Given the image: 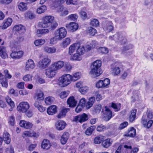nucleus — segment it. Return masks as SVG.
I'll return each mask as SVG.
<instances>
[{
  "label": "nucleus",
  "instance_id": "55",
  "mask_svg": "<svg viewBox=\"0 0 153 153\" xmlns=\"http://www.w3.org/2000/svg\"><path fill=\"white\" fill-rule=\"evenodd\" d=\"M90 25L93 26L97 27L99 25V22L97 19H93L91 20Z\"/></svg>",
  "mask_w": 153,
  "mask_h": 153
},
{
  "label": "nucleus",
  "instance_id": "14",
  "mask_svg": "<svg viewBox=\"0 0 153 153\" xmlns=\"http://www.w3.org/2000/svg\"><path fill=\"white\" fill-rule=\"evenodd\" d=\"M102 111L104 115L105 120L106 121L109 120L112 117V114L110 110L107 106L103 108Z\"/></svg>",
  "mask_w": 153,
  "mask_h": 153
},
{
  "label": "nucleus",
  "instance_id": "53",
  "mask_svg": "<svg viewBox=\"0 0 153 153\" xmlns=\"http://www.w3.org/2000/svg\"><path fill=\"white\" fill-rule=\"evenodd\" d=\"M102 139L103 137L102 136L97 137L94 139V143L96 144L100 143L102 141Z\"/></svg>",
  "mask_w": 153,
  "mask_h": 153
},
{
  "label": "nucleus",
  "instance_id": "48",
  "mask_svg": "<svg viewBox=\"0 0 153 153\" xmlns=\"http://www.w3.org/2000/svg\"><path fill=\"white\" fill-rule=\"evenodd\" d=\"M49 32V30L48 29H38L37 30V33L38 34L44 35L48 33Z\"/></svg>",
  "mask_w": 153,
  "mask_h": 153
},
{
  "label": "nucleus",
  "instance_id": "19",
  "mask_svg": "<svg viewBox=\"0 0 153 153\" xmlns=\"http://www.w3.org/2000/svg\"><path fill=\"white\" fill-rule=\"evenodd\" d=\"M35 67V65L33 61L31 59H30L26 62L25 69L26 71H30L34 68Z\"/></svg>",
  "mask_w": 153,
  "mask_h": 153
},
{
  "label": "nucleus",
  "instance_id": "6",
  "mask_svg": "<svg viewBox=\"0 0 153 153\" xmlns=\"http://www.w3.org/2000/svg\"><path fill=\"white\" fill-rule=\"evenodd\" d=\"M30 107V105L27 102H22L17 106V110L20 113H25L28 111Z\"/></svg>",
  "mask_w": 153,
  "mask_h": 153
},
{
  "label": "nucleus",
  "instance_id": "4",
  "mask_svg": "<svg viewBox=\"0 0 153 153\" xmlns=\"http://www.w3.org/2000/svg\"><path fill=\"white\" fill-rule=\"evenodd\" d=\"M85 52V48H79L77 50L76 53H74L70 57L71 60L80 61L82 59V56Z\"/></svg>",
  "mask_w": 153,
  "mask_h": 153
},
{
  "label": "nucleus",
  "instance_id": "20",
  "mask_svg": "<svg viewBox=\"0 0 153 153\" xmlns=\"http://www.w3.org/2000/svg\"><path fill=\"white\" fill-rule=\"evenodd\" d=\"M103 29L107 32H109L114 29L113 24L111 22H107L103 25Z\"/></svg>",
  "mask_w": 153,
  "mask_h": 153
},
{
  "label": "nucleus",
  "instance_id": "59",
  "mask_svg": "<svg viewBox=\"0 0 153 153\" xmlns=\"http://www.w3.org/2000/svg\"><path fill=\"white\" fill-rule=\"evenodd\" d=\"M102 108L101 105L100 104L96 105L94 107V111L95 113H99Z\"/></svg>",
  "mask_w": 153,
  "mask_h": 153
},
{
  "label": "nucleus",
  "instance_id": "60",
  "mask_svg": "<svg viewBox=\"0 0 153 153\" xmlns=\"http://www.w3.org/2000/svg\"><path fill=\"white\" fill-rule=\"evenodd\" d=\"M50 26V27L49 29L51 30H54L58 26V24L55 22H53L52 23H50V25H49V26Z\"/></svg>",
  "mask_w": 153,
  "mask_h": 153
},
{
  "label": "nucleus",
  "instance_id": "21",
  "mask_svg": "<svg viewBox=\"0 0 153 153\" xmlns=\"http://www.w3.org/2000/svg\"><path fill=\"white\" fill-rule=\"evenodd\" d=\"M66 27L69 30L73 32L78 29V24L76 23L71 22L69 24L67 25Z\"/></svg>",
  "mask_w": 153,
  "mask_h": 153
},
{
  "label": "nucleus",
  "instance_id": "54",
  "mask_svg": "<svg viewBox=\"0 0 153 153\" xmlns=\"http://www.w3.org/2000/svg\"><path fill=\"white\" fill-rule=\"evenodd\" d=\"M69 94V92L68 91H63L60 93L59 96L61 98L63 99L66 97Z\"/></svg>",
  "mask_w": 153,
  "mask_h": 153
},
{
  "label": "nucleus",
  "instance_id": "26",
  "mask_svg": "<svg viewBox=\"0 0 153 153\" xmlns=\"http://www.w3.org/2000/svg\"><path fill=\"white\" fill-rule=\"evenodd\" d=\"M12 22V19L11 18H8L5 20L3 23L2 26H1V28L3 29H6L11 25Z\"/></svg>",
  "mask_w": 153,
  "mask_h": 153
},
{
  "label": "nucleus",
  "instance_id": "8",
  "mask_svg": "<svg viewBox=\"0 0 153 153\" xmlns=\"http://www.w3.org/2000/svg\"><path fill=\"white\" fill-rule=\"evenodd\" d=\"M120 65L117 63H115L111 65L110 70L111 73L114 76H117L121 71Z\"/></svg>",
  "mask_w": 153,
  "mask_h": 153
},
{
  "label": "nucleus",
  "instance_id": "30",
  "mask_svg": "<svg viewBox=\"0 0 153 153\" xmlns=\"http://www.w3.org/2000/svg\"><path fill=\"white\" fill-rule=\"evenodd\" d=\"M0 56L3 59H5L8 57L6 48L4 46L0 47Z\"/></svg>",
  "mask_w": 153,
  "mask_h": 153
},
{
  "label": "nucleus",
  "instance_id": "27",
  "mask_svg": "<svg viewBox=\"0 0 153 153\" xmlns=\"http://www.w3.org/2000/svg\"><path fill=\"white\" fill-rule=\"evenodd\" d=\"M71 41L70 38H66L63 39L60 45L62 48H65L70 44Z\"/></svg>",
  "mask_w": 153,
  "mask_h": 153
},
{
  "label": "nucleus",
  "instance_id": "12",
  "mask_svg": "<svg viewBox=\"0 0 153 153\" xmlns=\"http://www.w3.org/2000/svg\"><path fill=\"white\" fill-rule=\"evenodd\" d=\"M88 119V115L85 113L75 116L74 118L73 121L76 123H80L84 122Z\"/></svg>",
  "mask_w": 153,
  "mask_h": 153
},
{
  "label": "nucleus",
  "instance_id": "18",
  "mask_svg": "<svg viewBox=\"0 0 153 153\" xmlns=\"http://www.w3.org/2000/svg\"><path fill=\"white\" fill-rule=\"evenodd\" d=\"M66 125V123L62 120H59L55 123V127L58 131H61L64 129Z\"/></svg>",
  "mask_w": 153,
  "mask_h": 153
},
{
  "label": "nucleus",
  "instance_id": "22",
  "mask_svg": "<svg viewBox=\"0 0 153 153\" xmlns=\"http://www.w3.org/2000/svg\"><path fill=\"white\" fill-rule=\"evenodd\" d=\"M19 125L21 127L27 129L32 128L33 125L32 123L24 120H21Z\"/></svg>",
  "mask_w": 153,
  "mask_h": 153
},
{
  "label": "nucleus",
  "instance_id": "42",
  "mask_svg": "<svg viewBox=\"0 0 153 153\" xmlns=\"http://www.w3.org/2000/svg\"><path fill=\"white\" fill-rule=\"evenodd\" d=\"M47 10V7L45 5H42L38 8L36 10V13L39 14H41L44 13Z\"/></svg>",
  "mask_w": 153,
  "mask_h": 153
},
{
  "label": "nucleus",
  "instance_id": "51",
  "mask_svg": "<svg viewBox=\"0 0 153 153\" xmlns=\"http://www.w3.org/2000/svg\"><path fill=\"white\" fill-rule=\"evenodd\" d=\"M88 33L90 35L94 36L96 33L97 30L95 29L90 27L88 28Z\"/></svg>",
  "mask_w": 153,
  "mask_h": 153
},
{
  "label": "nucleus",
  "instance_id": "34",
  "mask_svg": "<svg viewBox=\"0 0 153 153\" xmlns=\"http://www.w3.org/2000/svg\"><path fill=\"white\" fill-rule=\"evenodd\" d=\"M3 140L7 144H9L10 142V137L9 133L7 132H5L3 134Z\"/></svg>",
  "mask_w": 153,
  "mask_h": 153
},
{
  "label": "nucleus",
  "instance_id": "31",
  "mask_svg": "<svg viewBox=\"0 0 153 153\" xmlns=\"http://www.w3.org/2000/svg\"><path fill=\"white\" fill-rule=\"evenodd\" d=\"M95 100L94 97H90L86 103V109H89L92 107L95 101Z\"/></svg>",
  "mask_w": 153,
  "mask_h": 153
},
{
  "label": "nucleus",
  "instance_id": "40",
  "mask_svg": "<svg viewBox=\"0 0 153 153\" xmlns=\"http://www.w3.org/2000/svg\"><path fill=\"white\" fill-rule=\"evenodd\" d=\"M81 76V74L80 72H77L71 75V79L72 81H75L79 79Z\"/></svg>",
  "mask_w": 153,
  "mask_h": 153
},
{
  "label": "nucleus",
  "instance_id": "57",
  "mask_svg": "<svg viewBox=\"0 0 153 153\" xmlns=\"http://www.w3.org/2000/svg\"><path fill=\"white\" fill-rule=\"evenodd\" d=\"M86 102L85 99L84 98H82L80 100L79 104L84 107H85L86 108Z\"/></svg>",
  "mask_w": 153,
  "mask_h": 153
},
{
  "label": "nucleus",
  "instance_id": "2",
  "mask_svg": "<svg viewBox=\"0 0 153 153\" xmlns=\"http://www.w3.org/2000/svg\"><path fill=\"white\" fill-rule=\"evenodd\" d=\"M71 75L65 74L59 77L58 80V84L61 87H65L69 85L71 82Z\"/></svg>",
  "mask_w": 153,
  "mask_h": 153
},
{
  "label": "nucleus",
  "instance_id": "11",
  "mask_svg": "<svg viewBox=\"0 0 153 153\" xmlns=\"http://www.w3.org/2000/svg\"><path fill=\"white\" fill-rule=\"evenodd\" d=\"M84 47L81 46L79 43H74L70 46L68 48V54L70 55L72 54L75 51H77L79 48H83Z\"/></svg>",
  "mask_w": 153,
  "mask_h": 153
},
{
  "label": "nucleus",
  "instance_id": "56",
  "mask_svg": "<svg viewBox=\"0 0 153 153\" xmlns=\"http://www.w3.org/2000/svg\"><path fill=\"white\" fill-rule=\"evenodd\" d=\"M66 0H57L56 2V4H54L53 5V7L55 8H56L59 6L63 4Z\"/></svg>",
  "mask_w": 153,
  "mask_h": 153
},
{
  "label": "nucleus",
  "instance_id": "23",
  "mask_svg": "<svg viewBox=\"0 0 153 153\" xmlns=\"http://www.w3.org/2000/svg\"><path fill=\"white\" fill-rule=\"evenodd\" d=\"M67 103L69 107H74L76 106L77 101L75 100L74 97L72 96L68 99Z\"/></svg>",
  "mask_w": 153,
  "mask_h": 153
},
{
  "label": "nucleus",
  "instance_id": "44",
  "mask_svg": "<svg viewBox=\"0 0 153 153\" xmlns=\"http://www.w3.org/2000/svg\"><path fill=\"white\" fill-rule=\"evenodd\" d=\"M18 7L19 10L21 11H24L27 9V4L23 2L19 4Z\"/></svg>",
  "mask_w": 153,
  "mask_h": 153
},
{
  "label": "nucleus",
  "instance_id": "17",
  "mask_svg": "<svg viewBox=\"0 0 153 153\" xmlns=\"http://www.w3.org/2000/svg\"><path fill=\"white\" fill-rule=\"evenodd\" d=\"M133 46L131 44H129L123 47L122 52V53L125 56L129 55L132 54V51H128L132 49Z\"/></svg>",
  "mask_w": 153,
  "mask_h": 153
},
{
  "label": "nucleus",
  "instance_id": "41",
  "mask_svg": "<svg viewBox=\"0 0 153 153\" xmlns=\"http://www.w3.org/2000/svg\"><path fill=\"white\" fill-rule=\"evenodd\" d=\"M96 127L94 126H91L88 128L85 131V134L87 135L90 136L91 135L93 132L95 130Z\"/></svg>",
  "mask_w": 153,
  "mask_h": 153
},
{
  "label": "nucleus",
  "instance_id": "38",
  "mask_svg": "<svg viewBox=\"0 0 153 153\" xmlns=\"http://www.w3.org/2000/svg\"><path fill=\"white\" fill-rule=\"evenodd\" d=\"M13 31H21V33L24 32L25 31V27L21 25L15 26L13 27Z\"/></svg>",
  "mask_w": 153,
  "mask_h": 153
},
{
  "label": "nucleus",
  "instance_id": "3",
  "mask_svg": "<svg viewBox=\"0 0 153 153\" xmlns=\"http://www.w3.org/2000/svg\"><path fill=\"white\" fill-rule=\"evenodd\" d=\"M5 77L1 73H0V83L3 87L7 88L8 86L7 80L6 78L10 79L12 76L9 73L7 70H5L4 71Z\"/></svg>",
  "mask_w": 153,
  "mask_h": 153
},
{
  "label": "nucleus",
  "instance_id": "36",
  "mask_svg": "<svg viewBox=\"0 0 153 153\" xmlns=\"http://www.w3.org/2000/svg\"><path fill=\"white\" fill-rule=\"evenodd\" d=\"M112 142V139L108 138L103 141L102 145L104 147L107 148L111 145Z\"/></svg>",
  "mask_w": 153,
  "mask_h": 153
},
{
  "label": "nucleus",
  "instance_id": "15",
  "mask_svg": "<svg viewBox=\"0 0 153 153\" xmlns=\"http://www.w3.org/2000/svg\"><path fill=\"white\" fill-rule=\"evenodd\" d=\"M12 51V53H10L11 57L13 59H18L21 58L23 56L24 52L22 51H20L18 52L13 51V48H11Z\"/></svg>",
  "mask_w": 153,
  "mask_h": 153
},
{
  "label": "nucleus",
  "instance_id": "13",
  "mask_svg": "<svg viewBox=\"0 0 153 153\" xmlns=\"http://www.w3.org/2000/svg\"><path fill=\"white\" fill-rule=\"evenodd\" d=\"M57 71L51 65L46 70L45 74L49 78L53 77L56 74Z\"/></svg>",
  "mask_w": 153,
  "mask_h": 153
},
{
  "label": "nucleus",
  "instance_id": "28",
  "mask_svg": "<svg viewBox=\"0 0 153 153\" xmlns=\"http://www.w3.org/2000/svg\"><path fill=\"white\" fill-rule=\"evenodd\" d=\"M43 48L44 51L48 53H53L56 51V48L55 47H49L45 46Z\"/></svg>",
  "mask_w": 153,
  "mask_h": 153
},
{
  "label": "nucleus",
  "instance_id": "32",
  "mask_svg": "<svg viewBox=\"0 0 153 153\" xmlns=\"http://www.w3.org/2000/svg\"><path fill=\"white\" fill-rule=\"evenodd\" d=\"M98 43L96 41L92 40L88 42V44L86 46L87 50L89 51L92 49L95 48L97 45Z\"/></svg>",
  "mask_w": 153,
  "mask_h": 153
},
{
  "label": "nucleus",
  "instance_id": "25",
  "mask_svg": "<svg viewBox=\"0 0 153 153\" xmlns=\"http://www.w3.org/2000/svg\"><path fill=\"white\" fill-rule=\"evenodd\" d=\"M57 107L54 105L50 106L47 109V113L49 115H53L57 112Z\"/></svg>",
  "mask_w": 153,
  "mask_h": 153
},
{
  "label": "nucleus",
  "instance_id": "33",
  "mask_svg": "<svg viewBox=\"0 0 153 153\" xmlns=\"http://www.w3.org/2000/svg\"><path fill=\"white\" fill-rule=\"evenodd\" d=\"M69 134L68 132H65L62 136L60 141L62 144H65L69 138Z\"/></svg>",
  "mask_w": 153,
  "mask_h": 153
},
{
  "label": "nucleus",
  "instance_id": "24",
  "mask_svg": "<svg viewBox=\"0 0 153 153\" xmlns=\"http://www.w3.org/2000/svg\"><path fill=\"white\" fill-rule=\"evenodd\" d=\"M51 146L50 141L47 139H44L41 144V148L43 149L48 150Z\"/></svg>",
  "mask_w": 153,
  "mask_h": 153
},
{
  "label": "nucleus",
  "instance_id": "37",
  "mask_svg": "<svg viewBox=\"0 0 153 153\" xmlns=\"http://www.w3.org/2000/svg\"><path fill=\"white\" fill-rule=\"evenodd\" d=\"M69 110V109L68 108H64L62 109L60 111L57 116V117L59 118H61L64 117L65 116L68 111Z\"/></svg>",
  "mask_w": 153,
  "mask_h": 153
},
{
  "label": "nucleus",
  "instance_id": "35",
  "mask_svg": "<svg viewBox=\"0 0 153 153\" xmlns=\"http://www.w3.org/2000/svg\"><path fill=\"white\" fill-rule=\"evenodd\" d=\"M147 120V119H144L143 117V123L144 126L147 128H149L152 126L153 123V121L152 120H149L147 123H146Z\"/></svg>",
  "mask_w": 153,
  "mask_h": 153
},
{
  "label": "nucleus",
  "instance_id": "47",
  "mask_svg": "<svg viewBox=\"0 0 153 153\" xmlns=\"http://www.w3.org/2000/svg\"><path fill=\"white\" fill-rule=\"evenodd\" d=\"M136 134V130L134 128H130V130L128 131L127 134V135L128 136L131 137H134Z\"/></svg>",
  "mask_w": 153,
  "mask_h": 153
},
{
  "label": "nucleus",
  "instance_id": "63",
  "mask_svg": "<svg viewBox=\"0 0 153 153\" xmlns=\"http://www.w3.org/2000/svg\"><path fill=\"white\" fill-rule=\"evenodd\" d=\"M25 16L26 18H28L29 19H32L35 17V16L32 12H28L25 14Z\"/></svg>",
  "mask_w": 153,
  "mask_h": 153
},
{
  "label": "nucleus",
  "instance_id": "58",
  "mask_svg": "<svg viewBox=\"0 0 153 153\" xmlns=\"http://www.w3.org/2000/svg\"><path fill=\"white\" fill-rule=\"evenodd\" d=\"M80 15L81 17L84 19H86L87 17V13L84 10V9H82L79 12Z\"/></svg>",
  "mask_w": 153,
  "mask_h": 153
},
{
  "label": "nucleus",
  "instance_id": "45",
  "mask_svg": "<svg viewBox=\"0 0 153 153\" xmlns=\"http://www.w3.org/2000/svg\"><path fill=\"white\" fill-rule=\"evenodd\" d=\"M54 100V97H48L45 99V102L47 105H50L53 103Z\"/></svg>",
  "mask_w": 153,
  "mask_h": 153
},
{
  "label": "nucleus",
  "instance_id": "29",
  "mask_svg": "<svg viewBox=\"0 0 153 153\" xmlns=\"http://www.w3.org/2000/svg\"><path fill=\"white\" fill-rule=\"evenodd\" d=\"M34 99L36 100H43L44 99L43 92L42 91H39L36 93L34 95Z\"/></svg>",
  "mask_w": 153,
  "mask_h": 153
},
{
  "label": "nucleus",
  "instance_id": "52",
  "mask_svg": "<svg viewBox=\"0 0 153 153\" xmlns=\"http://www.w3.org/2000/svg\"><path fill=\"white\" fill-rule=\"evenodd\" d=\"M7 103L12 108H14L15 106L14 102L13 101L11 98L8 97L6 98Z\"/></svg>",
  "mask_w": 153,
  "mask_h": 153
},
{
  "label": "nucleus",
  "instance_id": "10",
  "mask_svg": "<svg viewBox=\"0 0 153 153\" xmlns=\"http://www.w3.org/2000/svg\"><path fill=\"white\" fill-rule=\"evenodd\" d=\"M54 19V17L51 16H47L43 17V23L41 25L42 27L43 28L48 27H49V25L52 22Z\"/></svg>",
  "mask_w": 153,
  "mask_h": 153
},
{
  "label": "nucleus",
  "instance_id": "64",
  "mask_svg": "<svg viewBox=\"0 0 153 153\" xmlns=\"http://www.w3.org/2000/svg\"><path fill=\"white\" fill-rule=\"evenodd\" d=\"M128 124V122L126 121L120 124L118 128L120 130L122 129L127 126Z\"/></svg>",
  "mask_w": 153,
  "mask_h": 153
},
{
  "label": "nucleus",
  "instance_id": "39",
  "mask_svg": "<svg viewBox=\"0 0 153 153\" xmlns=\"http://www.w3.org/2000/svg\"><path fill=\"white\" fill-rule=\"evenodd\" d=\"M46 40L44 39H37L34 41V44L36 46H42L45 42Z\"/></svg>",
  "mask_w": 153,
  "mask_h": 153
},
{
  "label": "nucleus",
  "instance_id": "1",
  "mask_svg": "<svg viewBox=\"0 0 153 153\" xmlns=\"http://www.w3.org/2000/svg\"><path fill=\"white\" fill-rule=\"evenodd\" d=\"M101 65L102 62L100 60H97L94 61L92 64L89 74L93 77L99 76L101 73L100 71Z\"/></svg>",
  "mask_w": 153,
  "mask_h": 153
},
{
  "label": "nucleus",
  "instance_id": "16",
  "mask_svg": "<svg viewBox=\"0 0 153 153\" xmlns=\"http://www.w3.org/2000/svg\"><path fill=\"white\" fill-rule=\"evenodd\" d=\"M51 65L57 71L63 67L64 62L62 61H58L53 63Z\"/></svg>",
  "mask_w": 153,
  "mask_h": 153
},
{
  "label": "nucleus",
  "instance_id": "62",
  "mask_svg": "<svg viewBox=\"0 0 153 153\" xmlns=\"http://www.w3.org/2000/svg\"><path fill=\"white\" fill-rule=\"evenodd\" d=\"M78 16L76 14H72L68 16V19L71 21H75L78 18Z\"/></svg>",
  "mask_w": 153,
  "mask_h": 153
},
{
  "label": "nucleus",
  "instance_id": "61",
  "mask_svg": "<svg viewBox=\"0 0 153 153\" xmlns=\"http://www.w3.org/2000/svg\"><path fill=\"white\" fill-rule=\"evenodd\" d=\"M60 39H57L56 36V35H55V36L51 38L50 39V43L52 45H54L56 43L57 40H60Z\"/></svg>",
  "mask_w": 153,
  "mask_h": 153
},
{
  "label": "nucleus",
  "instance_id": "50",
  "mask_svg": "<svg viewBox=\"0 0 153 153\" xmlns=\"http://www.w3.org/2000/svg\"><path fill=\"white\" fill-rule=\"evenodd\" d=\"M97 51L98 52L103 54H106L108 52V50L107 48L102 47H100L98 48Z\"/></svg>",
  "mask_w": 153,
  "mask_h": 153
},
{
  "label": "nucleus",
  "instance_id": "46",
  "mask_svg": "<svg viewBox=\"0 0 153 153\" xmlns=\"http://www.w3.org/2000/svg\"><path fill=\"white\" fill-rule=\"evenodd\" d=\"M136 112L137 111L135 109L131 111V114L129 117V120L130 122H132L134 120Z\"/></svg>",
  "mask_w": 153,
  "mask_h": 153
},
{
  "label": "nucleus",
  "instance_id": "9",
  "mask_svg": "<svg viewBox=\"0 0 153 153\" xmlns=\"http://www.w3.org/2000/svg\"><path fill=\"white\" fill-rule=\"evenodd\" d=\"M51 59L48 57H46L40 60L38 62L39 67L44 69L47 67L51 63Z\"/></svg>",
  "mask_w": 153,
  "mask_h": 153
},
{
  "label": "nucleus",
  "instance_id": "5",
  "mask_svg": "<svg viewBox=\"0 0 153 153\" xmlns=\"http://www.w3.org/2000/svg\"><path fill=\"white\" fill-rule=\"evenodd\" d=\"M109 39L111 40H114L116 42H120L121 44H125L127 41L126 39L123 36L122 34L118 33L113 36H110Z\"/></svg>",
  "mask_w": 153,
  "mask_h": 153
},
{
  "label": "nucleus",
  "instance_id": "43",
  "mask_svg": "<svg viewBox=\"0 0 153 153\" xmlns=\"http://www.w3.org/2000/svg\"><path fill=\"white\" fill-rule=\"evenodd\" d=\"M121 105L120 103H115L112 102L111 105V107L114 109L115 112H117L120 110Z\"/></svg>",
  "mask_w": 153,
  "mask_h": 153
},
{
  "label": "nucleus",
  "instance_id": "7",
  "mask_svg": "<svg viewBox=\"0 0 153 153\" xmlns=\"http://www.w3.org/2000/svg\"><path fill=\"white\" fill-rule=\"evenodd\" d=\"M54 34L57 39L61 40L66 36L67 30L64 27H60L55 31Z\"/></svg>",
  "mask_w": 153,
  "mask_h": 153
},
{
  "label": "nucleus",
  "instance_id": "49",
  "mask_svg": "<svg viewBox=\"0 0 153 153\" xmlns=\"http://www.w3.org/2000/svg\"><path fill=\"white\" fill-rule=\"evenodd\" d=\"M32 77L33 75L32 74H27L24 76L23 79L26 82H29L32 80Z\"/></svg>",
  "mask_w": 153,
  "mask_h": 153
}]
</instances>
